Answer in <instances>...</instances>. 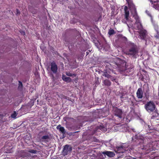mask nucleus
I'll return each instance as SVG.
<instances>
[{"label": "nucleus", "instance_id": "1", "mask_svg": "<svg viewBox=\"0 0 159 159\" xmlns=\"http://www.w3.org/2000/svg\"><path fill=\"white\" fill-rule=\"evenodd\" d=\"M126 0L130 9L132 17H134L136 20L135 23L134 24V26H133V24L132 23H130V22L131 23L133 21L131 20L130 17H129V12L127 10V7L125 6L124 8L125 11V17L128 23H127V25L129 28V31L130 33H132V31H131L130 28L132 29L138 30H139L138 32L139 33V38L142 39H144L147 35V31L142 27L139 17L137 15L135 6L131 2L130 0Z\"/></svg>", "mask_w": 159, "mask_h": 159}, {"label": "nucleus", "instance_id": "2", "mask_svg": "<svg viewBox=\"0 0 159 159\" xmlns=\"http://www.w3.org/2000/svg\"><path fill=\"white\" fill-rule=\"evenodd\" d=\"M155 105L151 101L148 102L145 105V109L148 112L153 111L155 110Z\"/></svg>", "mask_w": 159, "mask_h": 159}, {"label": "nucleus", "instance_id": "3", "mask_svg": "<svg viewBox=\"0 0 159 159\" xmlns=\"http://www.w3.org/2000/svg\"><path fill=\"white\" fill-rule=\"evenodd\" d=\"M113 112L116 116L118 117L119 118H121L122 117V112L121 110L118 108L116 107L113 108Z\"/></svg>", "mask_w": 159, "mask_h": 159}, {"label": "nucleus", "instance_id": "4", "mask_svg": "<svg viewBox=\"0 0 159 159\" xmlns=\"http://www.w3.org/2000/svg\"><path fill=\"white\" fill-rule=\"evenodd\" d=\"M71 151V147L69 145H66L64 146L62 153L64 155H67L69 154Z\"/></svg>", "mask_w": 159, "mask_h": 159}, {"label": "nucleus", "instance_id": "5", "mask_svg": "<svg viewBox=\"0 0 159 159\" xmlns=\"http://www.w3.org/2000/svg\"><path fill=\"white\" fill-rule=\"evenodd\" d=\"M51 69L53 73H56L57 70L56 64L54 62H52L51 64Z\"/></svg>", "mask_w": 159, "mask_h": 159}, {"label": "nucleus", "instance_id": "6", "mask_svg": "<svg viewBox=\"0 0 159 159\" xmlns=\"http://www.w3.org/2000/svg\"><path fill=\"white\" fill-rule=\"evenodd\" d=\"M137 96L138 98H142L143 96V93L142 89L139 88L136 93Z\"/></svg>", "mask_w": 159, "mask_h": 159}, {"label": "nucleus", "instance_id": "7", "mask_svg": "<svg viewBox=\"0 0 159 159\" xmlns=\"http://www.w3.org/2000/svg\"><path fill=\"white\" fill-rule=\"evenodd\" d=\"M138 53L137 50L135 48H133L130 49L129 52V54L134 56L136 54Z\"/></svg>", "mask_w": 159, "mask_h": 159}, {"label": "nucleus", "instance_id": "8", "mask_svg": "<svg viewBox=\"0 0 159 159\" xmlns=\"http://www.w3.org/2000/svg\"><path fill=\"white\" fill-rule=\"evenodd\" d=\"M103 154L106 155L110 157H112L114 156L115 154L113 152L110 151H106L103 152Z\"/></svg>", "mask_w": 159, "mask_h": 159}, {"label": "nucleus", "instance_id": "9", "mask_svg": "<svg viewBox=\"0 0 159 159\" xmlns=\"http://www.w3.org/2000/svg\"><path fill=\"white\" fill-rule=\"evenodd\" d=\"M57 129H58L62 134H65L66 131L64 128L61 127L60 125H59L57 127Z\"/></svg>", "mask_w": 159, "mask_h": 159}, {"label": "nucleus", "instance_id": "10", "mask_svg": "<svg viewBox=\"0 0 159 159\" xmlns=\"http://www.w3.org/2000/svg\"><path fill=\"white\" fill-rule=\"evenodd\" d=\"M126 65L125 62L123 63V65L120 66L119 70L120 71H125L126 70V67L125 66Z\"/></svg>", "mask_w": 159, "mask_h": 159}, {"label": "nucleus", "instance_id": "11", "mask_svg": "<svg viewBox=\"0 0 159 159\" xmlns=\"http://www.w3.org/2000/svg\"><path fill=\"white\" fill-rule=\"evenodd\" d=\"M63 80L66 82H70L71 81V79L70 77H66L65 75H63L62 76Z\"/></svg>", "mask_w": 159, "mask_h": 159}, {"label": "nucleus", "instance_id": "12", "mask_svg": "<svg viewBox=\"0 0 159 159\" xmlns=\"http://www.w3.org/2000/svg\"><path fill=\"white\" fill-rule=\"evenodd\" d=\"M125 150L123 146L119 147L117 149V152L118 153H124Z\"/></svg>", "mask_w": 159, "mask_h": 159}, {"label": "nucleus", "instance_id": "13", "mask_svg": "<svg viewBox=\"0 0 159 159\" xmlns=\"http://www.w3.org/2000/svg\"><path fill=\"white\" fill-rule=\"evenodd\" d=\"M97 130L98 131H99V130H100L102 132H105L106 131V128L105 127L101 125L98 127Z\"/></svg>", "mask_w": 159, "mask_h": 159}, {"label": "nucleus", "instance_id": "14", "mask_svg": "<svg viewBox=\"0 0 159 159\" xmlns=\"http://www.w3.org/2000/svg\"><path fill=\"white\" fill-rule=\"evenodd\" d=\"M153 115L151 117L152 119H156V117L159 116V114L156 112H154L153 113Z\"/></svg>", "mask_w": 159, "mask_h": 159}, {"label": "nucleus", "instance_id": "15", "mask_svg": "<svg viewBox=\"0 0 159 159\" xmlns=\"http://www.w3.org/2000/svg\"><path fill=\"white\" fill-rule=\"evenodd\" d=\"M104 83L105 85L109 86L111 85V82L107 80H105L104 81Z\"/></svg>", "mask_w": 159, "mask_h": 159}, {"label": "nucleus", "instance_id": "16", "mask_svg": "<svg viewBox=\"0 0 159 159\" xmlns=\"http://www.w3.org/2000/svg\"><path fill=\"white\" fill-rule=\"evenodd\" d=\"M66 75L68 76H75V75L74 74L71 73L70 72L67 71L66 73Z\"/></svg>", "mask_w": 159, "mask_h": 159}, {"label": "nucleus", "instance_id": "17", "mask_svg": "<svg viewBox=\"0 0 159 159\" xmlns=\"http://www.w3.org/2000/svg\"><path fill=\"white\" fill-rule=\"evenodd\" d=\"M152 22L153 23L155 29L156 30V31H157V30H159V29L158 28V26L157 24L155 22H153V21H152Z\"/></svg>", "mask_w": 159, "mask_h": 159}, {"label": "nucleus", "instance_id": "18", "mask_svg": "<svg viewBox=\"0 0 159 159\" xmlns=\"http://www.w3.org/2000/svg\"><path fill=\"white\" fill-rule=\"evenodd\" d=\"M146 148H145V149H146L147 151H151L152 149L151 148L152 147V145L151 144H148Z\"/></svg>", "mask_w": 159, "mask_h": 159}, {"label": "nucleus", "instance_id": "19", "mask_svg": "<svg viewBox=\"0 0 159 159\" xmlns=\"http://www.w3.org/2000/svg\"><path fill=\"white\" fill-rule=\"evenodd\" d=\"M153 7L155 9L159 11V4H155L153 5Z\"/></svg>", "mask_w": 159, "mask_h": 159}, {"label": "nucleus", "instance_id": "20", "mask_svg": "<svg viewBox=\"0 0 159 159\" xmlns=\"http://www.w3.org/2000/svg\"><path fill=\"white\" fill-rule=\"evenodd\" d=\"M108 34L110 35H111L115 34V32L113 30H111L109 31Z\"/></svg>", "mask_w": 159, "mask_h": 159}, {"label": "nucleus", "instance_id": "21", "mask_svg": "<svg viewBox=\"0 0 159 159\" xmlns=\"http://www.w3.org/2000/svg\"><path fill=\"white\" fill-rule=\"evenodd\" d=\"M103 75L108 78H109L110 77V76L107 72H104Z\"/></svg>", "mask_w": 159, "mask_h": 159}, {"label": "nucleus", "instance_id": "22", "mask_svg": "<svg viewBox=\"0 0 159 159\" xmlns=\"http://www.w3.org/2000/svg\"><path fill=\"white\" fill-rule=\"evenodd\" d=\"M17 114L16 112H14V113L11 115V117L12 118H15Z\"/></svg>", "mask_w": 159, "mask_h": 159}, {"label": "nucleus", "instance_id": "23", "mask_svg": "<svg viewBox=\"0 0 159 159\" xmlns=\"http://www.w3.org/2000/svg\"><path fill=\"white\" fill-rule=\"evenodd\" d=\"M49 138V137L48 135H45L43 136L42 137V139L43 140H45L48 139Z\"/></svg>", "mask_w": 159, "mask_h": 159}, {"label": "nucleus", "instance_id": "24", "mask_svg": "<svg viewBox=\"0 0 159 159\" xmlns=\"http://www.w3.org/2000/svg\"><path fill=\"white\" fill-rule=\"evenodd\" d=\"M157 32V34L155 36L157 39H159V30H158L156 31Z\"/></svg>", "mask_w": 159, "mask_h": 159}, {"label": "nucleus", "instance_id": "25", "mask_svg": "<svg viewBox=\"0 0 159 159\" xmlns=\"http://www.w3.org/2000/svg\"><path fill=\"white\" fill-rule=\"evenodd\" d=\"M19 85L18 88H21L22 87V83L20 81H19Z\"/></svg>", "mask_w": 159, "mask_h": 159}, {"label": "nucleus", "instance_id": "26", "mask_svg": "<svg viewBox=\"0 0 159 159\" xmlns=\"http://www.w3.org/2000/svg\"><path fill=\"white\" fill-rule=\"evenodd\" d=\"M36 152H37L36 151L34 150H32L30 151V152L33 153H36Z\"/></svg>", "mask_w": 159, "mask_h": 159}, {"label": "nucleus", "instance_id": "27", "mask_svg": "<svg viewBox=\"0 0 159 159\" xmlns=\"http://www.w3.org/2000/svg\"><path fill=\"white\" fill-rule=\"evenodd\" d=\"M146 13L147 14L148 16H151V15L149 13V11H148L146 10Z\"/></svg>", "mask_w": 159, "mask_h": 159}, {"label": "nucleus", "instance_id": "28", "mask_svg": "<svg viewBox=\"0 0 159 159\" xmlns=\"http://www.w3.org/2000/svg\"><path fill=\"white\" fill-rule=\"evenodd\" d=\"M20 33L22 34L23 35L25 34V32L24 31H22Z\"/></svg>", "mask_w": 159, "mask_h": 159}, {"label": "nucleus", "instance_id": "29", "mask_svg": "<svg viewBox=\"0 0 159 159\" xmlns=\"http://www.w3.org/2000/svg\"><path fill=\"white\" fill-rule=\"evenodd\" d=\"M154 0L156 1L155 2H152V4L153 2H156L158 1V0Z\"/></svg>", "mask_w": 159, "mask_h": 159}, {"label": "nucleus", "instance_id": "30", "mask_svg": "<svg viewBox=\"0 0 159 159\" xmlns=\"http://www.w3.org/2000/svg\"><path fill=\"white\" fill-rule=\"evenodd\" d=\"M16 11H17V14H19L20 12H19V11L18 10H17Z\"/></svg>", "mask_w": 159, "mask_h": 159}, {"label": "nucleus", "instance_id": "31", "mask_svg": "<svg viewBox=\"0 0 159 159\" xmlns=\"http://www.w3.org/2000/svg\"><path fill=\"white\" fill-rule=\"evenodd\" d=\"M150 2H155L156 1L154 0H150Z\"/></svg>", "mask_w": 159, "mask_h": 159}, {"label": "nucleus", "instance_id": "32", "mask_svg": "<svg viewBox=\"0 0 159 159\" xmlns=\"http://www.w3.org/2000/svg\"><path fill=\"white\" fill-rule=\"evenodd\" d=\"M128 157H129V158H128L129 159H130V158H131V157L129 156Z\"/></svg>", "mask_w": 159, "mask_h": 159}]
</instances>
